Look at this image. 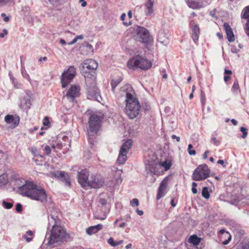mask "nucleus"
<instances>
[{
    "mask_svg": "<svg viewBox=\"0 0 249 249\" xmlns=\"http://www.w3.org/2000/svg\"><path fill=\"white\" fill-rule=\"evenodd\" d=\"M201 241V238L200 237H198L196 235L194 234L192 235H191L189 239L187 240V242L186 243V246L187 247L188 243L193 244L194 246H197L199 244Z\"/></svg>",
    "mask_w": 249,
    "mask_h": 249,
    "instance_id": "nucleus-24",
    "label": "nucleus"
},
{
    "mask_svg": "<svg viewBox=\"0 0 249 249\" xmlns=\"http://www.w3.org/2000/svg\"><path fill=\"white\" fill-rule=\"evenodd\" d=\"M160 166L161 165L165 168V170H167L169 169L171 166V164L169 162H167L166 160L162 162H160Z\"/></svg>",
    "mask_w": 249,
    "mask_h": 249,
    "instance_id": "nucleus-32",
    "label": "nucleus"
},
{
    "mask_svg": "<svg viewBox=\"0 0 249 249\" xmlns=\"http://www.w3.org/2000/svg\"><path fill=\"white\" fill-rule=\"evenodd\" d=\"M211 142H213V143L216 145L218 146L220 144V142L218 140H217L215 137L212 138Z\"/></svg>",
    "mask_w": 249,
    "mask_h": 249,
    "instance_id": "nucleus-43",
    "label": "nucleus"
},
{
    "mask_svg": "<svg viewBox=\"0 0 249 249\" xmlns=\"http://www.w3.org/2000/svg\"><path fill=\"white\" fill-rule=\"evenodd\" d=\"M186 2L189 7L194 9H199L203 7L200 3L196 2L194 0H186Z\"/></svg>",
    "mask_w": 249,
    "mask_h": 249,
    "instance_id": "nucleus-25",
    "label": "nucleus"
},
{
    "mask_svg": "<svg viewBox=\"0 0 249 249\" xmlns=\"http://www.w3.org/2000/svg\"><path fill=\"white\" fill-rule=\"evenodd\" d=\"M21 74L22 76L26 79L28 81H31V79L30 78L29 75L26 72V71L25 69V68H21Z\"/></svg>",
    "mask_w": 249,
    "mask_h": 249,
    "instance_id": "nucleus-33",
    "label": "nucleus"
},
{
    "mask_svg": "<svg viewBox=\"0 0 249 249\" xmlns=\"http://www.w3.org/2000/svg\"><path fill=\"white\" fill-rule=\"evenodd\" d=\"M231 240V236L229 234L228 239L223 242V244L224 245H227Z\"/></svg>",
    "mask_w": 249,
    "mask_h": 249,
    "instance_id": "nucleus-55",
    "label": "nucleus"
},
{
    "mask_svg": "<svg viewBox=\"0 0 249 249\" xmlns=\"http://www.w3.org/2000/svg\"><path fill=\"white\" fill-rule=\"evenodd\" d=\"M104 183V180L101 176L98 175H91L89 178L87 187L99 188L103 185Z\"/></svg>",
    "mask_w": 249,
    "mask_h": 249,
    "instance_id": "nucleus-13",
    "label": "nucleus"
},
{
    "mask_svg": "<svg viewBox=\"0 0 249 249\" xmlns=\"http://www.w3.org/2000/svg\"><path fill=\"white\" fill-rule=\"evenodd\" d=\"M99 202L103 206H105L107 203V200L104 198H100Z\"/></svg>",
    "mask_w": 249,
    "mask_h": 249,
    "instance_id": "nucleus-49",
    "label": "nucleus"
},
{
    "mask_svg": "<svg viewBox=\"0 0 249 249\" xmlns=\"http://www.w3.org/2000/svg\"><path fill=\"white\" fill-rule=\"evenodd\" d=\"M8 34L7 30L5 29H4L2 31V33H0V38H3L5 36V35Z\"/></svg>",
    "mask_w": 249,
    "mask_h": 249,
    "instance_id": "nucleus-50",
    "label": "nucleus"
},
{
    "mask_svg": "<svg viewBox=\"0 0 249 249\" xmlns=\"http://www.w3.org/2000/svg\"><path fill=\"white\" fill-rule=\"evenodd\" d=\"M130 205L132 207L137 206L139 205V200L137 198H133L130 201Z\"/></svg>",
    "mask_w": 249,
    "mask_h": 249,
    "instance_id": "nucleus-39",
    "label": "nucleus"
},
{
    "mask_svg": "<svg viewBox=\"0 0 249 249\" xmlns=\"http://www.w3.org/2000/svg\"><path fill=\"white\" fill-rule=\"evenodd\" d=\"M157 39L159 42L164 45H166L168 43L167 35L164 30L159 31Z\"/></svg>",
    "mask_w": 249,
    "mask_h": 249,
    "instance_id": "nucleus-23",
    "label": "nucleus"
},
{
    "mask_svg": "<svg viewBox=\"0 0 249 249\" xmlns=\"http://www.w3.org/2000/svg\"><path fill=\"white\" fill-rule=\"evenodd\" d=\"M242 18L247 20L245 30L246 34L249 37V5L246 7L244 9L243 13L242 15Z\"/></svg>",
    "mask_w": 249,
    "mask_h": 249,
    "instance_id": "nucleus-22",
    "label": "nucleus"
},
{
    "mask_svg": "<svg viewBox=\"0 0 249 249\" xmlns=\"http://www.w3.org/2000/svg\"><path fill=\"white\" fill-rule=\"evenodd\" d=\"M231 90L235 94H237L240 91L239 83L237 79H235L232 85Z\"/></svg>",
    "mask_w": 249,
    "mask_h": 249,
    "instance_id": "nucleus-29",
    "label": "nucleus"
},
{
    "mask_svg": "<svg viewBox=\"0 0 249 249\" xmlns=\"http://www.w3.org/2000/svg\"><path fill=\"white\" fill-rule=\"evenodd\" d=\"M223 27L227 35V38L230 42H233L234 39V36L232 30L230 25L228 23H225Z\"/></svg>",
    "mask_w": 249,
    "mask_h": 249,
    "instance_id": "nucleus-21",
    "label": "nucleus"
},
{
    "mask_svg": "<svg viewBox=\"0 0 249 249\" xmlns=\"http://www.w3.org/2000/svg\"><path fill=\"white\" fill-rule=\"evenodd\" d=\"M25 93V95L20 97L18 106L22 111H25L27 113L32 106L31 101V92L29 90H26Z\"/></svg>",
    "mask_w": 249,
    "mask_h": 249,
    "instance_id": "nucleus-10",
    "label": "nucleus"
},
{
    "mask_svg": "<svg viewBox=\"0 0 249 249\" xmlns=\"http://www.w3.org/2000/svg\"><path fill=\"white\" fill-rule=\"evenodd\" d=\"M76 74V69L73 66H70L67 69L65 70L60 78L62 87L65 88L71 83Z\"/></svg>",
    "mask_w": 249,
    "mask_h": 249,
    "instance_id": "nucleus-7",
    "label": "nucleus"
},
{
    "mask_svg": "<svg viewBox=\"0 0 249 249\" xmlns=\"http://www.w3.org/2000/svg\"><path fill=\"white\" fill-rule=\"evenodd\" d=\"M60 0H49L50 2L53 6L57 5V3Z\"/></svg>",
    "mask_w": 249,
    "mask_h": 249,
    "instance_id": "nucleus-51",
    "label": "nucleus"
},
{
    "mask_svg": "<svg viewBox=\"0 0 249 249\" xmlns=\"http://www.w3.org/2000/svg\"><path fill=\"white\" fill-rule=\"evenodd\" d=\"M97 132H90L88 131V137L89 144L93 146L94 144V134Z\"/></svg>",
    "mask_w": 249,
    "mask_h": 249,
    "instance_id": "nucleus-27",
    "label": "nucleus"
},
{
    "mask_svg": "<svg viewBox=\"0 0 249 249\" xmlns=\"http://www.w3.org/2000/svg\"><path fill=\"white\" fill-rule=\"evenodd\" d=\"M2 205L4 207V208L7 209H11L13 207V203L6 202L5 200L3 201Z\"/></svg>",
    "mask_w": 249,
    "mask_h": 249,
    "instance_id": "nucleus-35",
    "label": "nucleus"
},
{
    "mask_svg": "<svg viewBox=\"0 0 249 249\" xmlns=\"http://www.w3.org/2000/svg\"><path fill=\"white\" fill-rule=\"evenodd\" d=\"M136 213H137V214L139 215H143V212L142 211V210H140L139 209H137L136 210Z\"/></svg>",
    "mask_w": 249,
    "mask_h": 249,
    "instance_id": "nucleus-62",
    "label": "nucleus"
},
{
    "mask_svg": "<svg viewBox=\"0 0 249 249\" xmlns=\"http://www.w3.org/2000/svg\"><path fill=\"white\" fill-rule=\"evenodd\" d=\"M211 170L206 164L198 165L192 174V179L195 181L205 180L210 176Z\"/></svg>",
    "mask_w": 249,
    "mask_h": 249,
    "instance_id": "nucleus-5",
    "label": "nucleus"
},
{
    "mask_svg": "<svg viewBox=\"0 0 249 249\" xmlns=\"http://www.w3.org/2000/svg\"><path fill=\"white\" fill-rule=\"evenodd\" d=\"M86 48L89 50V52L93 53L94 49L92 46L89 43H87L86 45Z\"/></svg>",
    "mask_w": 249,
    "mask_h": 249,
    "instance_id": "nucleus-47",
    "label": "nucleus"
},
{
    "mask_svg": "<svg viewBox=\"0 0 249 249\" xmlns=\"http://www.w3.org/2000/svg\"><path fill=\"white\" fill-rule=\"evenodd\" d=\"M240 130L243 133L241 137L244 139L246 138L248 135L247 129L245 127L242 126L240 127Z\"/></svg>",
    "mask_w": 249,
    "mask_h": 249,
    "instance_id": "nucleus-37",
    "label": "nucleus"
},
{
    "mask_svg": "<svg viewBox=\"0 0 249 249\" xmlns=\"http://www.w3.org/2000/svg\"><path fill=\"white\" fill-rule=\"evenodd\" d=\"M191 29L193 40L195 43H196L198 40L200 34V29L198 25L196 23H193Z\"/></svg>",
    "mask_w": 249,
    "mask_h": 249,
    "instance_id": "nucleus-20",
    "label": "nucleus"
},
{
    "mask_svg": "<svg viewBox=\"0 0 249 249\" xmlns=\"http://www.w3.org/2000/svg\"><path fill=\"white\" fill-rule=\"evenodd\" d=\"M10 0H0V4L5 5L9 2Z\"/></svg>",
    "mask_w": 249,
    "mask_h": 249,
    "instance_id": "nucleus-56",
    "label": "nucleus"
},
{
    "mask_svg": "<svg viewBox=\"0 0 249 249\" xmlns=\"http://www.w3.org/2000/svg\"><path fill=\"white\" fill-rule=\"evenodd\" d=\"M217 163L221 164L223 167H225L227 165V163H225L223 160H219Z\"/></svg>",
    "mask_w": 249,
    "mask_h": 249,
    "instance_id": "nucleus-53",
    "label": "nucleus"
},
{
    "mask_svg": "<svg viewBox=\"0 0 249 249\" xmlns=\"http://www.w3.org/2000/svg\"><path fill=\"white\" fill-rule=\"evenodd\" d=\"M209 152H209V150H206V151L204 152V154H203V158L204 159H206L207 158V157H208V156H207V154H208V153H209Z\"/></svg>",
    "mask_w": 249,
    "mask_h": 249,
    "instance_id": "nucleus-61",
    "label": "nucleus"
},
{
    "mask_svg": "<svg viewBox=\"0 0 249 249\" xmlns=\"http://www.w3.org/2000/svg\"><path fill=\"white\" fill-rule=\"evenodd\" d=\"M54 176L62 181H65L67 186H71V182L69 175L65 172L61 171H57L54 173Z\"/></svg>",
    "mask_w": 249,
    "mask_h": 249,
    "instance_id": "nucleus-18",
    "label": "nucleus"
},
{
    "mask_svg": "<svg viewBox=\"0 0 249 249\" xmlns=\"http://www.w3.org/2000/svg\"><path fill=\"white\" fill-rule=\"evenodd\" d=\"M77 41V39L76 38V37H75L71 42L68 43V44L70 45H73V44H74L75 43H76V42Z\"/></svg>",
    "mask_w": 249,
    "mask_h": 249,
    "instance_id": "nucleus-60",
    "label": "nucleus"
},
{
    "mask_svg": "<svg viewBox=\"0 0 249 249\" xmlns=\"http://www.w3.org/2000/svg\"><path fill=\"white\" fill-rule=\"evenodd\" d=\"M86 232L88 234L91 235L92 234L95 233L97 232V230L95 229L94 226L89 227L86 230Z\"/></svg>",
    "mask_w": 249,
    "mask_h": 249,
    "instance_id": "nucleus-34",
    "label": "nucleus"
},
{
    "mask_svg": "<svg viewBox=\"0 0 249 249\" xmlns=\"http://www.w3.org/2000/svg\"><path fill=\"white\" fill-rule=\"evenodd\" d=\"M171 138L172 139H176L177 141L178 142H180V138L179 137L175 135H173L171 136Z\"/></svg>",
    "mask_w": 249,
    "mask_h": 249,
    "instance_id": "nucleus-57",
    "label": "nucleus"
},
{
    "mask_svg": "<svg viewBox=\"0 0 249 249\" xmlns=\"http://www.w3.org/2000/svg\"><path fill=\"white\" fill-rule=\"evenodd\" d=\"M9 74L10 76V80L12 81L14 87L17 89L20 88V85L19 84H18L17 80L15 78H14L13 76L11 75L10 73H9Z\"/></svg>",
    "mask_w": 249,
    "mask_h": 249,
    "instance_id": "nucleus-31",
    "label": "nucleus"
},
{
    "mask_svg": "<svg viewBox=\"0 0 249 249\" xmlns=\"http://www.w3.org/2000/svg\"><path fill=\"white\" fill-rule=\"evenodd\" d=\"M155 0H148L144 4V12L147 16H151L154 12V3Z\"/></svg>",
    "mask_w": 249,
    "mask_h": 249,
    "instance_id": "nucleus-19",
    "label": "nucleus"
},
{
    "mask_svg": "<svg viewBox=\"0 0 249 249\" xmlns=\"http://www.w3.org/2000/svg\"><path fill=\"white\" fill-rule=\"evenodd\" d=\"M125 112L128 118L133 119L140 113L141 105L138 100L128 91L126 92Z\"/></svg>",
    "mask_w": 249,
    "mask_h": 249,
    "instance_id": "nucleus-3",
    "label": "nucleus"
},
{
    "mask_svg": "<svg viewBox=\"0 0 249 249\" xmlns=\"http://www.w3.org/2000/svg\"><path fill=\"white\" fill-rule=\"evenodd\" d=\"M202 196L205 199H208L210 197V194L208 191V188L204 187L202 188Z\"/></svg>",
    "mask_w": 249,
    "mask_h": 249,
    "instance_id": "nucleus-30",
    "label": "nucleus"
},
{
    "mask_svg": "<svg viewBox=\"0 0 249 249\" xmlns=\"http://www.w3.org/2000/svg\"><path fill=\"white\" fill-rule=\"evenodd\" d=\"M89 172L87 169L78 172L77 179L79 183L83 188H86L88 185Z\"/></svg>",
    "mask_w": 249,
    "mask_h": 249,
    "instance_id": "nucleus-14",
    "label": "nucleus"
},
{
    "mask_svg": "<svg viewBox=\"0 0 249 249\" xmlns=\"http://www.w3.org/2000/svg\"><path fill=\"white\" fill-rule=\"evenodd\" d=\"M107 242L111 246L115 247V245L116 244V241L114 240L112 237L109 238L107 240Z\"/></svg>",
    "mask_w": 249,
    "mask_h": 249,
    "instance_id": "nucleus-42",
    "label": "nucleus"
},
{
    "mask_svg": "<svg viewBox=\"0 0 249 249\" xmlns=\"http://www.w3.org/2000/svg\"><path fill=\"white\" fill-rule=\"evenodd\" d=\"M48 221L49 225H53L50 231L47 232L45 241H47V245L54 248L66 241L70 236L62 226L57 225L59 222V219L55 213L53 212L48 216Z\"/></svg>",
    "mask_w": 249,
    "mask_h": 249,
    "instance_id": "nucleus-1",
    "label": "nucleus"
},
{
    "mask_svg": "<svg viewBox=\"0 0 249 249\" xmlns=\"http://www.w3.org/2000/svg\"><path fill=\"white\" fill-rule=\"evenodd\" d=\"M145 168L147 172V176L148 174L160 175L161 173V167L155 160H148L145 163Z\"/></svg>",
    "mask_w": 249,
    "mask_h": 249,
    "instance_id": "nucleus-12",
    "label": "nucleus"
},
{
    "mask_svg": "<svg viewBox=\"0 0 249 249\" xmlns=\"http://www.w3.org/2000/svg\"><path fill=\"white\" fill-rule=\"evenodd\" d=\"M80 2H82L81 6L85 7L87 5V2L85 0H80Z\"/></svg>",
    "mask_w": 249,
    "mask_h": 249,
    "instance_id": "nucleus-63",
    "label": "nucleus"
},
{
    "mask_svg": "<svg viewBox=\"0 0 249 249\" xmlns=\"http://www.w3.org/2000/svg\"><path fill=\"white\" fill-rule=\"evenodd\" d=\"M8 182V175L6 173L0 176V185H6Z\"/></svg>",
    "mask_w": 249,
    "mask_h": 249,
    "instance_id": "nucleus-28",
    "label": "nucleus"
},
{
    "mask_svg": "<svg viewBox=\"0 0 249 249\" xmlns=\"http://www.w3.org/2000/svg\"><path fill=\"white\" fill-rule=\"evenodd\" d=\"M122 80L123 78L121 76H118L116 78L112 79L110 84L113 92H115L116 87L122 81Z\"/></svg>",
    "mask_w": 249,
    "mask_h": 249,
    "instance_id": "nucleus-26",
    "label": "nucleus"
},
{
    "mask_svg": "<svg viewBox=\"0 0 249 249\" xmlns=\"http://www.w3.org/2000/svg\"><path fill=\"white\" fill-rule=\"evenodd\" d=\"M230 79V76L229 75H225L224 77V80L225 82H227Z\"/></svg>",
    "mask_w": 249,
    "mask_h": 249,
    "instance_id": "nucleus-64",
    "label": "nucleus"
},
{
    "mask_svg": "<svg viewBox=\"0 0 249 249\" xmlns=\"http://www.w3.org/2000/svg\"><path fill=\"white\" fill-rule=\"evenodd\" d=\"M18 191L22 196L28 197L32 200L43 203L47 202V195L44 189L37 186L33 182L25 181L24 184L18 188Z\"/></svg>",
    "mask_w": 249,
    "mask_h": 249,
    "instance_id": "nucleus-2",
    "label": "nucleus"
},
{
    "mask_svg": "<svg viewBox=\"0 0 249 249\" xmlns=\"http://www.w3.org/2000/svg\"><path fill=\"white\" fill-rule=\"evenodd\" d=\"M43 124L44 126H47V128L49 127L50 122L47 117H45L44 118V121L43 123Z\"/></svg>",
    "mask_w": 249,
    "mask_h": 249,
    "instance_id": "nucleus-44",
    "label": "nucleus"
},
{
    "mask_svg": "<svg viewBox=\"0 0 249 249\" xmlns=\"http://www.w3.org/2000/svg\"><path fill=\"white\" fill-rule=\"evenodd\" d=\"M231 52L232 53H236L239 52V50L233 47L231 49Z\"/></svg>",
    "mask_w": 249,
    "mask_h": 249,
    "instance_id": "nucleus-59",
    "label": "nucleus"
},
{
    "mask_svg": "<svg viewBox=\"0 0 249 249\" xmlns=\"http://www.w3.org/2000/svg\"><path fill=\"white\" fill-rule=\"evenodd\" d=\"M98 67V63L94 60L87 59L82 64L81 71L85 77H88L89 74L93 76L94 71Z\"/></svg>",
    "mask_w": 249,
    "mask_h": 249,
    "instance_id": "nucleus-8",
    "label": "nucleus"
},
{
    "mask_svg": "<svg viewBox=\"0 0 249 249\" xmlns=\"http://www.w3.org/2000/svg\"><path fill=\"white\" fill-rule=\"evenodd\" d=\"M80 95V88L75 85L71 86L67 91L65 97H66L71 102H73L75 98Z\"/></svg>",
    "mask_w": 249,
    "mask_h": 249,
    "instance_id": "nucleus-15",
    "label": "nucleus"
},
{
    "mask_svg": "<svg viewBox=\"0 0 249 249\" xmlns=\"http://www.w3.org/2000/svg\"><path fill=\"white\" fill-rule=\"evenodd\" d=\"M38 129V127L37 126H35L34 127V128L32 129V128H31L29 129V132L30 133H33L34 131H36Z\"/></svg>",
    "mask_w": 249,
    "mask_h": 249,
    "instance_id": "nucleus-58",
    "label": "nucleus"
},
{
    "mask_svg": "<svg viewBox=\"0 0 249 249\" xmlns=\"http://www.w3.org/2000/svg\"><path fill=\"white\" fill-rule=\"evenodd\" d=\"M43 150L45 151L47 155H49L51 153V148L48 145L45 146Z\"/></svg>",
    "mask_w": 249,
    "mask_h": 249,
    "instance_id": "nucleus-40",
    "label": "nucleus"
},
{
    "mask_svg": "<svg viewBox=\"0 0 249 249\" xmlns=\"http://www.w3.org/2000/svg\"><path fill=\"white\" fill-rule=\"evenodd\" d=\"M224 74L227 75H230L232 74V71L231 70H227L226 69L224 70Z\"/></svg>",
    "mask_w": 249,
    "mask_h": 249,
    "instance_id": "nucleus-54",
    "label": "nucleus"
},
{
    "mask_svg": "<svg viewBox=\"0 0 249 249\" xmlns=\"http://www.w3.org/2000/svg\"><path fill=\"white\" fill-rule=\"evenodd\" d=\"M205 100H206V97H205V94L203 92V91H201V102L202 105L203 106H204V105Z\"/></svg>",
    "mask_w": 249,
    "mask_h": 249,
    "instance_id": "nucleus-46",
    "label": "nucleus"
},
{
    "mask_svg": "<svg viewBox=\"0 0 249 249\" xmlns=\"http://www.w3.org/2000/svg\"><path fill=\"white\" fill-rule=\"evenodd\" d=\"M94 217L95 219H100V220H105L106 218V215L104 214L103 216L101 217L99 214L96 213L94 214Z\"/></svg>",
    "mask_w": 249,
    "mask_h": 249,
    "instance_id": "nucleus-41",
    "label": "nucleus"
},
{
    "mask_svg": "<svg viewBox=\"0 0 249 249\" xmlns=\"http://www.w3.org/2000/svg\"><path fill=\"white\" fill-rule=\"evenodd\" d=\"M4 121L9 125L10 127L14 128L19 124L20 118L17 115L8 114L5 116Z\"/></svg>",
    "mask_w": 249,
    "mask_h": 249,
    "instance_id": "nucleus-16",
    "label": "nucleus"
},
{
    "mask_svg": "<svg viewBox=\"0 0 249 249\" xmlns=\"http://www.w3.org/2000/svg\"><path fill=\"white\" fill-rule=\"evenodd\" d=\"M151 62L147 59L139 55L135 56L129 59L127 62V67L129 69L135 70L140 68L143 70L150 69L151 67Z\"/></svg>",
    "mask_w": 249,
    "mask_h": 249,
    "instance_id": "nucleus-4",
    "label": "nucleus"
},
{
    "mask_svg": "<svg viewBox=\"0 0 249 249\" xmlns=\"http://www.w3.org/2000/svg\"><path fill=\"white\" fill-rule=\"evenodd\" d=\"M168 183V179L165 178L162 181L160 182L159 188L158 189V191L157 195V199L158 200L160 199L161 197H162L166 194V188L167 187V185Z\"/></svg>",
    "mask_w": 249,
    "mask_h": 249,
    "instance_id": "nucleus-17",
    "label": "nucleus"
},
{
    "mask_svg": "<svg viewBox=\"0 0 249 249\" xmlns=\"http://www.w3.org/2000/svg\"><path fill=\"white\" fill-rule=\"evenodd\" d=\"M133 144V141L128 139L126 140L122 145L119 152L118 158L117 159V162L120 164H124L126 160V155L129 150L131 148Z\"/></svg>",
    "mask_w": 249,
    "mask_h": 249,
    "instance_id": "nucleus-9",
    "label": "nucleus"
},
{
    "mask_svg": "<svg viewBox=\"0 0 249 249\" xmlns=\"http://www.w3.org/2000/svg\"><path fill=\"white\" fill-rule=\"evenodd\" d=\"M136 34L134 37L136 41L144 44H149L153 41L149 31L142 26H137L135 29Z\"/></svg>",
    "mask_w": 249,
    "mask_h": 249,
    "instance_id": "nucleus-6",
    "label": "nucleus"
},
{
    "mask_svg": "<svg viewBox=\"0 0 249 249\" xmlns=\"http://www.w3.org/2000/svg\"><path fill=\"white\" fill-rule=\"evenodd\" d=\"M22 206L20 203H18L16 205V210L17 212L20 213L22 210Z\"/></svg>",
    "mask_w": 249,
    "mask_h": 249,
    "instance_id": "nucleus-45",
    "label": "nucleus"
},
{
    "mask_svg": "<svg viewBox=\"0 0 249 249\" xmlns=\"http://www.w3.org/2000/svg\"><path fill=\"white\" fill-rule=\"evenodd\" d=\"M237 249H249V244L243 242L240 246H238Z\"/></svg>",
    "mask_w": 249,
    "mask_h": 249,
    "instance_id": "nucleus-36",
    "label": "nucleus"
},
{
    "mask_svg": "<svg viewBox=\"0 0 249 249\" xmlns=\"http://www.w3.org/2000/svg\"><path fill=\"white\" fill-rule=\"evenodd\" d=\"M192 148V144H189L188 147V152L190 155H195L196 153V152L195 150H191Z\"/></svg>",
    "mask_w": 249,
    "mask_h": 249,
    "instance_id": "nucleus-38",
    "label": "nucleus"
},
{
    "mask_svg": "<svg viewBox=\"0 0 249 249\" xmlns=\"http://www.w3.org/2000/svg\"><path fill=\"white\" fill-rule=\"evenodd\" d=\"M103 117L96 114L91 115L89 119V129L90 132H97L102 122Z\"/></svg>",
    "mask_w": 249,
    "mask_h": 249,
    "instance_id": "nucleus-11",
    "label": "nucleus"
},
{
    "mask_svg": "<svg viewBox=\"0 0 249 249\" xmlns=\"http://www.w3.org/2000/svg\"><path fill=\"white\" fill-rule=\"evenodd\" d=\"M94 227L95 229H96V230H97V232L101 230L102 229L103 225L101 224H99L95 226H94Z\"/></svg>",
    "mask_w": 249,
    "mask_h": 249,
    "instance_id": "nucleus-48",
    "label": "nucleus"
},
{
    "mask_svg": "<svg viewBox=\"0 0 249 249\" xmlns=\"http://www.w3.org/2000/svg\"><path fill=\"white\" fill-rule=\"evenodd\" d=\"M28 235L27 234H25L23 236V238L26 240V241L27 242H30V241H31L32 240V237H28V236H27Z\"/></svg>",
    "mask_w": 249,
    "mask_h": 249,
    "instance_id": "nucleus-52",
    "label": "nucleus"
}]
</instances>
